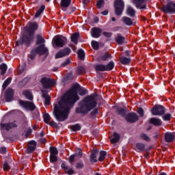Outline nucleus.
<instances>
[{
  "instance_id": "63",
  "label": "nucleus",
  "mask_w": 175,
  "mask_h": 175,
  "mask_svg": "<svg viewBox=\"0 0 175 175\" xmlns=\"http://www.w3.org/2000/svg\"><path fill=\"white\" fill-rule=\"evenodd\" d=\"M40 136H42V137H43V136H44V132L42 131L40 133Z\"/></svg>"
},
{
  "instance_id": "44",
  "label": "nucleus",
  "mask_w": 175,
  "mask_h": 175,
  "mask_svg": "<svg viewBox=\"0 0 175 175\" xmlns=\"http://www.w3.org/2000/svg\"><path fill=\"white\" fill-rule=\"evenodd\" d=\"M70 129L74 132H76L77 131H80L81 127L79 124H75L70 126Z\"/></svg>"
},
{
  "instance_id": "61",
  "label": "nucleus",
  "mask_w": 175,
  "mask_h": 175,
  "mask_svg": "<svg viewBox=\"0 0 175 175\" xmlns=\"http://www.w3.org/2000/svg\"><path fill=\"white\" fill-rule=\"evenodd\" d=\"M95 23H98L99 21V18L98 17L94 18Z\"/></svg>"
},
{
  "instance_id": "53",
  "label": "nucleus",
  "mask_w": 175,
  "mask_h": 175,
  "mask_svg": "<svg viewBox=\"0 0 175 175\" xmlns=\"http://www.w3.org/2000/svg\"><path fill=\"white\" fill-rule=\"evenodd\" d=\"M137 113L141 117L144 116V110L143 109V108H139L137 110Z\"/></svg>"
},
{
  "instance_id": "58",
  "label": "nucleus",
  "mask_w": 175,
  "mask_h": 175,
  "mask_svg": "<svg viewBox=\"0 0 175 175\" xmlns=\"http://www.w3.org/2000/svg\"><path fill=\"white\" fill-rule=\"evenodd\" d=\"M78 72H79V73H83V72H84V68L83 67H79L78 68Z\"/></svg>"
},
{
  "instance_id": "29",
  "label": "nucleus",
  "mask_w": 175,
  "mask_h": 175,
  "mask_svg": "<svg viewBox=\"0 0 175 175\" xmlns=\"http://www.w3.org/2000/svg\"><path fill=\"white\" fill-rule=\"evenodd\" d=\"M62 168L64 169V170L67 173V174H74L75 171H73L72 169H68V166H66V164L65 163H62Z\"/></svg>"
},
{
  "instance_id": "48",
  "label": "nucleus",
  "mask_w": 175,
  "mask_h": 175,
  "mask_svg": "<svg viewBox=\"0 0 175 175\" xmlns=\"http://www.w3.org/2000/svg\"><path fill=\"white\" fill-rule=\"evenodd\" d=\"M3 169L5 172H9V170H10V165H9L8 162L3 163Z\"/></svg>"
},
{
  "instance_id": "42",
  "label": "nucleus",
  "mask_w": 175,
  "mask_h": 175,
  "mask_svg": "<svg viewBox=\"0 0 175 175\" xmlns=\"http://www.w3.org/2000/svg\"><path fill=\"white\" fill-rule=\"evenodd\" d=\"M50 155H58V150L55 147L50 148Z\"/></svg>"
},
{
  "instance_id": "39",
  "label": "nucleus",
  "mask_w": 175,
  "mask_h": 175,
  "mask_svg": "<svg viewBox=\"0 0 175 175\" xmlns=\"http://www.w3.org/2000/svg\"><path fill=\"white\" fill-rule=\"evenodd\" d=\"M45 9V7L44 5H42L40 7V8L37 11V12L35 14V17L36 18H38L39 17V16H40L42 13H43V11Z\"/></svg>"
},
{
  "instance_id": "49",
  "label": "nucleus",
  "mask_w": 175,
  "mask_h": 175,
  "mask_svg": "<svg viewBox=\"0 0 175 175\" xmlns=\"http://www.w3.org/2000/svg\"><path fill=\"white\" fill-rule=\"evenodd\" d=\"M103 5H105L104 0H98L96 3V6H97L98 9H100L103 6Z\"/></svg>"
},
{
  "instance_id": "47",
  "label": "nucleus",
  "mask_w": 175,
  "mask_h": 175,
  "mask_svg": "<svg viewBox=\"0 0 175 175\" xmlns=\"http://www.w3.org/2000/svg\"><path fill=\"white\" fill-rule=\"evenodd\" d=\"M171 119H172V114H170V113L165 114L163 116V120L164 121H170Z\"/></svg>"
},
{
  "instance_id": "25",
  "label": "nucleus",
  "mask_w": 175,
  "mask_h": 175,
  "mask_svg": "<svg viewBox=\"0 0 175 175\" xmlns=\"http://www.w3.org/2000/svg\"><path fill=\"white\" fill-rule=\"evenodd\" d=\"M98 152H99V151L96 149L92 150L90 155V162H98V159H96V155H98Z\"/></svg>"
},
{
  "instance_id": "52",
  "label": "nucleus",
  "mask_w": 175,
  "mask_h": 175,
  "mask_svg": "<svg viewBox=\"0 0 175 175\" xmlns=\"http://www.w3.org/2000/svg\"><path fill=\"white\" fill-rule=\"evenodd\" d=\"M103 36H105V38H111V36H113V33L111 32H107V31H104L103 33Z\"/></svg>"
},
{
  "instance_id": "59",
  "label": "nucleus",
  "mask_w": 175,
  "mask_h": 175,
  "mask_svg": "<svg viewBox=\"0 0 175 175\" xmlns=\"http://www.w3.org/2000/svg\"><path fill=\"white\" fill-rule=\"evenodd\" d=\"M102 14H103V16H107V14H109V11L105 10L102 12Z\"/></svg>"
},
{
  "instance_id": "34",
  "label": "nucleus",
  "mask_w": 175,
  "mask_h": 175,
  "mask_svg": "<svg viewBox=\"0 0 175 175\" xmlns=\"http://www.w3.org/2000/svg\"><path fill=\"white\" fill-rule=\"evenodd\" d=\"M79 33H75L71 35V41L75 43V44H77V40H79Z\"/></svg>"
},
{
  "instance_id": "14",
  "label": "nucleus",
  "mask_w": 175,
  "mask_h": 175,
  "mask_svg": "<svg viewBox=\"0 0 175 175\" xmlns=\"http://www.w3.org/2000/svg\"><path fill=\"white\" fill-rule=\"evenodd\" d=\"M1 129H6L9 131L12 129V128H17V122H10L8 123L1 124Z\"/></svg>"
},
{
  "instance_id": "35",
  "label": "nucleus",
  "mask_w": 175,
  "mask_h": 175,
  "mask_svg": "<svg viewBox=\"0 0 175 175\" xmlns=\"http://www.w3.org/2000/svg\"><path fill=\"white\" fill-rule=\"evenodd\" d=\"M106 155H107V152H106V151H105V150L100 151L98 161L100 162H103V161H105V158H106Z\"/></svg>"
},
{
  "instance_id": "56",
  "label": "nucleus",
  "mask_w": 175,
  "mask_h": 175,
  "mask_svg": "<svg viewBox=\"0 0 175 175\" xmlns=\"http://www.w3.org/2000/svg\"><path fill=\"white\" fill-rule=\"evenodd\" d=\"M0 152L1 154H6V148H5V147L1 148Z\"/></svg>"
},
{
  "instance_id": "12",
  "label": "nucleus",
  "mask_w": 175,
  "mask_h": 175,
  "mask_svg": "<svg viewBox=\"0 0 175 175\" xmlns=\"http://www.w3.org/2000/svg\"><path fill=\"white\" fill-rule=\"evenodd\" d=\"M70 54V49L66 48L64 49L60 50L55 56V58H62L64 57H66V55H69Z\"/></svg>"
},
{
  "instance_id": "46",
  "label": "nucleus",
  "mask_w": 175,
  "mask_h": 175,
  "mask_svg": "<svg viewBox=\"0 0 175 175\" xmlns=\"http://www.w3.org/2000/svg\"><path fill=\"white\" fill-rule=\"evenodd\" d=\"M92 47L94 50H98L99 49V43L96 41H92Z\"/></svg>"
},
{
  "instance_id": "18",
  "label": "nucleus",
  "mask_w": 175,
  "mask_h": 175,
  "mask_svg": "<svg viewBox=\"0 0 175 175\" xmlns=\"http://www.w3.org/2000/svg\"><path fill=\"white\" fill-rule=\"evenodd\" d=\"M70 3H72V0H61L60 6L64 12H66L68 6H70Z\"/></svg>"
},
{
  "instance_id": "9",
  "label": "nucleus",
  "mask_w": 175,
  "mask_h": 175,
  "mask_svg": "<svg viewBox=\"0 0 175 175\" xmlns=\"http://www.w3.org/2000/svg\"><path fill=\"white\" fill-rule=\"evenodd\" d=\"M41 83L43 88L47 90L49 88H51V87H53V85H55V81L50 78L44 77L41 79Z\"/></svg>"
},
{
  "instance_id": "38",
  "label": "nucleus",
  "mask_w": 175,
  "mask_h": 175,
  "mask_svg": "<svg viewBox=\"0 0 175 175\" xmlns=\"http://www.w3.org/2000/svg\"><path fill=\"white\" fill-rule=\"evenodd\" d=\"M0 70L1 75H4L6 73V70H8V66L5 64H2L0 65Z\"/></svg>"
},
{
  "instance_id": "36",
  "label": "nucleus",
  "mask_w": 175,
  "mask_h": 175,
  "mask_svg": "<svg viewBox=\"0 0 175 175\" xmlns=\"http://www.w3.org/2000/svg\"><path fill=\"white\" fill-rule=\"evenodd\" d=\"M10 83H12V78L8 77L3 83V90H6V88L8 87V85H9V84H10Z\"/></svg>"
},
{
  "instance_id": "22",
  "label": "nucleus",
  "mask_w": 175,
  "mask_h": 175,
  "mask_svg": "<svg viewBox=\"0 0 175 175\" xmlns=\"http://www.w3.org/2000/svg\"><path fill=\"white\" fill-rule=\"evenodd\" d=\"M149 122L155 126H161L162 125V120L159 118H152L150 119Z\"/></svg>"
},
{
  "instance_id": "37",
  "label": "nucleus",
  "mask_w": 175,
  "mask_h": 175,
  "mask_svg": "<svg viewBox=\"0 0 175 175\" xmlns=\"http://www.w3.org/2000/svg\"><path fill=\"white\" fill-rule=\"evenodd\" d=\"M118 113H119V114H120V116H122V117H124V116H125L126 114V113H128V109L125 108V109H122V108H118L117 109Z\"/></svg>"
},
{
  "instance_id": "40",
  "label": "nucleus",
  "mask_w": 175,
  "mask_h": 175,
  "mask_svg": "<svg viewBox=\"0 0 175 175\" xmlns=\"http://www.w3.org/2000/svg\"><path fill=\"white\" fill-rule=\"evenodd\" d=\"M140 139H142V140H145V142H150V137H148V135L144 133H141Z\"/></svg>"
},
{
  "instance_id": "50",
  "label": "nucleus",
  "mask_w": 175,
  "mask_h": 175,
  "mask_svg": "<svg viewBox=\"0 0 175 175\" xmlns=\"http://www.w3.org/2000/svg\"><path fill=\"white\" fill-rule=\"evenodd\" d=\"M76 155L78 158H81L83 157V151L80 148L76 149Z\"/></svg>"
},
{
  "instance_id": "62",
  "label": "nucleus",
  "mask_w": 175,
  "mask_h": 175,
  "mask_svg": "<svg viewBox=\"0 0 175 175\" xmlns=\"http://www.w3.org/2000/svg\"><path fill=\"white\" fill-rule=\"evenodd\" d=\"M41 142L42 143H46V139H44V138L41 139Z\"/></svg>"
},
{
  "instance_id": "27",
  "label": "nucleus",
  "mask_w": 175,
  "mask_h": 175,
  "mask_svg": "<svg viewBox=\"0 0 175 175\" xmlns=\"http://www.w3.org/2000/svg\"><path fill=\"white\" fill-rule=\"evenodd\" d=\"M126 13L130 17H135V14L136 13V11L135 10V9H133V8L128 6Z\"/></svg>"
},
{
  "instance_id": "15",
  "label": "nucleus",
  "mask_w": 175,
  "mask_h": 175,
  "mask_svg": "<svg viewBox=\"0 0 175 175\" xmlns=\"http://www.w3.org/2000/svg\"><path fill=\"white\" fill-rule=\"evenodd\" d=\"M13 95H14V90L9 88L5 93V98L6 102H12L13 100Z\"/></svg>"
},
{
  "instance_id": "57",
  "label": "nucleus",
  "mask_w": 175,
  "mask_h": 175,
  "mask_svg": "<svg viewBox=\"0 0 175 175\" xmlns=\"http://www.w3.org/2000/svg\"><path fill=\"white\" fill-rule=\"evenodd\" d=\"M49 125H51V126H56L57 123H55V122H54V121H52L49 123Z\"/></svg>"
},
{
  "instance_id": "23",
  "label": "nucleus",
  "mask_w": 175,
  "mask_h": 175,
  "mask_svg": "<svg viewBox=\"0 0 175 175\" xmlns=\"http://www.w3.org/2000/svg\"><path fill=\"white\" fill-rule=\"evenodd\" d=\"M135 150L137 152H143V151H146V144L143 143L136 144Z\"/></svg>"
},
{
  "instance_id": "6",
  "label": "nucleus",
  "mask_w": 175,
  "mask_h": 175,
  "mask_svg": "<svg viewBox=\"0 0 175 175\" xmlns=\"http://www.w3.org/2000/svg\"><path fill=\"white\" fill-rule=\"evenodd\" d=\"M125 5L122 0H116L114 2L115 13L117 16H121Z\"/></svg>"
},
{
  "instance_id": "7",
  "label": "nucleus",
  "mask_w": 175,
  "mask_h": 175,
  "mask_svg": "<svg viewBox=\"0 0 175 175\" xmlns=\"http://www.w3.org/2000/svg\"><path fill=\"white\" fill-rule=\"evenodd\" d=\"M114 68V62H110L107 65L98 64L95 66L97 72H107L113 70Z\"/></svg>"
},
{
  "instance_id": "8",
  "label": "nucleus",
  "mask_w": 175,
  "mask_h": 175,
  "mask_svg": "<svg viewBox=\"0 0 175 175\" xmlns=\"http://www.w3.org/2000/svg\"><path fill=\"white\" fill-rule=\"evenodd\" d=\"M19 105L25 109V110H27L29 111H33L36 109V106L33 103L29 102V101H24V100H20Z\"/></svg>"
},
{
  "instance_id": "3",
  "label": "nucleus",
  "mask_w": 175,
  "mask_h": 175,
  "mask_svg": "<svg viewBox=\"0 0 175 175\" xmlns=\"http://www.w3.org/2000/svg\"><path fill=\"white\" fill-rule=\"evenodd\" d=\"M80 107L76 109V113L78 114H87L92 109L96 107V98L94 96H89L84 98Z\"/></svg>"
},
{
  "instance_id": "26",
  "label": "nucleus",
  "mask_w": 175,
  "mask_h": 175,
  "mask_svg": "<svg viewBox=\"0 0 175 175\" xmlns=\"http://www.w3.org/2000/svg\"><path fill=\"white\" fill-rule=\"evenodd\" d=\"M24 96H25L26 99H28L29 100H33V95H32V92L29 90H25L23 92Z\"/></svg>"
},
{
  "instance_id": "11",
  "label": "nucleus",
  "mask_w": 175,
  "mask_h": 175,
  "mask_svg": "<svg viewBox=\"0 0 175 175\" xmlns=\"http://www.w3.org/2000/svg\"><path fill=\"white\" fill-rule=\"evenodd\" d=\"M173 7V1L168 3L167 4L163 5L161 8V10L163 13H174Z\"/></svg>"
},
{
  "instance_id": "4",
  "label": "nucleus",
  "mask_w": 175,
  "mask_h": 175,
  "mask_svg": "<svg viewBox=\"0 0 175 175\" xmlns=\"http://www.w3.org/2000/svg\"><path fill=\"white\" fill-rule=\"evenodd\" d=\"M36 54H39V55H49V49L44 46V44H41L38 47L33 49L30 54L31 59L35 58Z\"/></svg>"
},
{
  "instance_id": "19",
  "label": "nucleus",
  "mask_w": 175,
  "mask_h": 175,
  "mask_svg": "<svg viewBox=\"0 0 175 175\" xmlns=\"http://www.w3.org/2000/svg\"><path fill=\"white\" fill-rule=\"evenodd\" d=\"M120 139H121V137L120 136V134L117 133H113V134L109 137V140L112 144L118 143L120 142Z\"/></svg>"
},
{
  "instance_id": "43",
  "label": "nucleus",
  "mask_w": 175,
  "mask_h": 175,
  "mask_svg": "<svg viewBox=\"0 0 175 175\" xmlns=\"http://www.w3.org/2000/svg\"><path fill=\"white\" fill-rule=\"evenodd\" d=\"M43 118H44V122L46 124H49V122H50L51 118H50V115L49 113L44 114Z\"/></svg>"
},
{
  "instance_id": "54",
  "label": "nucleus",
  "mask_w": 175,
  "mask_h": 175,
  "mask_svg": "<svg viewBox=\"0 0 175 175\" xmlns=\"http://www.w3.org/2000/svg\"><path fill=\"white\" fill-rule=\"evenodd\" d=\"M76 155L72 154L69 157V162H70V163H73V161H75V158Z\"/></svg>"
},
{
  "instance_id": "17",
  "label": "nucleus",
  "mask_w": 175,
  "mask_h": 175,
  "mask_svg": "<svg viewBox=\"0 0 175 175\" xmlns=\"http://www.w3.org/2000/svg\"><path fill=\"white\" fill-rule=\"evenodd\" d=\"M102 34V29L98 27H93L91 30V36L92 38H100Z\"/></svg>"
},
{
  "instance_id": "60",
  "label": "nucleus",
  "mask_w": 175,
  "mask_h": 175,
  "mask_svg": "<svg viewBox=\"0 0 175 175\" xmlns=\"http://www.w3.org/2000/svg\"><path fill=\"white\" fill-rule=\"evenodd\" d=\"M172 8H174V13H175V3L172 1Z\"/></svg>"
},
{
  "instance_id": "41",
  "label": "nucleus",
  "mask_w": 175,
  "mask_h": 175,
  "mask_svg": "<svg viewBox=\"0 0 175 175\" xmlns=\"http://www.w3.org/2000/svg\"><path fill=\"white\" fill-rule=\"evenodd\" d=\"M78 57L80 59H84V57H85V53H84V51H83V49H79L78 51Z\"/></svg>"
},
{
  "instance_id": "32",
  "label": "nucleus",
  "mask_w": 175,
  "mask_h": 175,
  "mask_svg": "<svg viewBox=\"0 0 175 175\" xmlns=\"http://www.w3.org/2000/svg\"><path fill=\"white\" fill-rule=\"evenodd\" d=\"M120 61L122 65H128V64H130L131 59L128 58L126 57L122 56L120 58Z\"/></svg>"
},
{
  "instance_id": "45",
  "label": "nucleus",
  "mask_w": 175,
  "mask_h": 175,
  "mask_svg": "<svg viewBox=\"0 0 175 175\" xmlns=\"http://www.w3.org/2000/svg\"><path fill=\"white\" fill-rule=\"evenodd\" d=\"M57 161H58L57 155L50 154V162L51 163H54V162H57Z\"/></svg>"
},
{
  "instance_id": "16",
  "label": "nucleus",
  "mask_w": 175,
  "mask_h": 175,
  "mask_svg": "<svg viewBox=\"0 0 175 175\" xmlns=\"http://www.w3.org/2000/svg\"><path fill=\"white\" fill-rule=\"evenodd\" d=\"M146 2L147 0H133V3H135L137 9H146Z\"/></svg>"
},
{
  "instance_id": "64",
  "label": "nucleus",
  "mask_w": 175,
  "mask_h": 175,
  "mask_svg": "<svg viewBox=\"0 0 175 175\" xmlns=\"http://www.w3.org/2000/svg\"><path fill=\"white\" fill-rule=\"evenodd\" d=\"M159 175H166V173L165 172H162L161 174H160Z\"/></svg>"
},
{
  "instance_id": "10",
  "label": "nucleus",
  "mask_w": 175,
  "mask_h": 175,
  "mask_svg": "<svg viewBox=\"0 0 175 175\" xmlns=\"http://www.w3.org/2000/svg\"><path fill=\"white\" fill-rule=\"evenodd\" d=\"M152 116H163L165 114V107L161 105H156L151 109Z\"/></svg>"
},
{
  "instance_id": "13",
  "label": "nucleus",
  "mask_w": 175,
  "mask_h": 175,
  "mask_svg": "<svg viewBox=\"0 0 175 175\" xmlns=\"http://www.w3.org/2000/svg\"><path fill=\"white\" fill-rule=\"evenodd\" d=\"M125 120L127 121V122H136L137 120H139V116H137V114L135 113H129L127 114V116L125 117Z\"/></svg>"
},
{
  "instance_id": "2",
  "label": "nucleus",
  "mask_w": 175,
  "mask_h": 175,
  "mask_svg": "<svg viewBox=\"0 0 175 175\" xmlns=\"http://www.w3.org/2000/svg\"><path fill=\"white\" fill-rule=\"evenodd\" d=\"M39 25L36 22L29 23L26 26V32L27 35H23L16 42V46H21V44H25L29 46L35 38V31L38 30Z\"/></svg>"
},
{
  "instance_id": "55",
  "label": "nucleus",
  "mask_w": 175,
  "mask_h": 175,
  "mask_svg": "<svg viewBox=\"0 0 175 175\" xmlns=\"http://www.w3.org/2000/svg\"><path fill=\"white\" fill-rule=\"evenodd\" d=\"M70 64V59H67L66 62L63 63V66H66V65H69Z\"/></svg>"
},
{
  "instance_id": "33",
  "label": "nucleus",
  "mask_w": 175,
  "mask_h": 175,
  "mask_svg": "<svg viewBox=\"0 0 175 175\" xmlns=\"http://www.w3.org/2000/svg\"><path fill=\"white\" fill-rule=\"evenodd\" d=\"M37 38V41H36V44H44L46 42V40H44V38H43V37L42 36V35L40 34H38L36 36Z\"/></svg>"
},
{
  "instance_id": "24",
  "label": "nucleus",
  "mask_w": 175,
  "mask_h": 175,
  "mask_svg": "<svg viewBox=\"0 0 175 175\" xmlns=\"http://www.w3.org/2000/svg\"><path fill=\"white\" fill-rule=\"evenodd\" d=\"M42 98H44V99H45L44 105L49 106V105H50V103H51L50 101L51 100V97L50 96V95H49V94H47L46 92H43Z\"/></svg>"
},
{
  "instance_id": "20",
  "label": "nucleus",
  "mask_w": 175,
  "mask_h": 175,
  "mask_svg": "<svg viewBox=\"0 0 175 175\" xmlns=\"http://www.w3.org/2000/svg\"><path fill=\"white\" fill-rule=\"evenodd\" d=\"M36 148V142L30 141L29 142V145L27 147V154H31V152H33Z\"/></svg>"
},
{
  "instance_id": "51",
  "label": "nucleus",
  "mask_w": 175,
  "mask_h": 175,
  "mask_svg": "<svg viewBox=\"0 0 175 175\" xmlns=\"http://www.w3.org/2000/svg\"><path fill=\"white\" fill-rule=\"evenodd\" d=\"M75 167L76 169H83V167H84V163L82 161L77 163Z\"/></svg>"
},
{
  "instance_id": "1",
  "label": "nucleus",
  "mask_w": 175,
  "mask_h": 175,
  "mask_svg": "<svg viewBox=\"0 0 175 175\" xmlns=\"http://www.w3.org/2000/svg\"><path fill=\"white\" fill-rule=\"evenodd\" d=\"M77 92L81 96L87 93L85 90L80 88L79 84H75L63 95L58 104L54 105L53 113L57 121L62 122L68 118L70 113V107L80 99Z\"/></svg>"
},
{
  "instance_id": "28",
  "label": "nucleus",
  "mask_w": 175,
  "mask_h": 175,
  "mask_svg": "<svg viewBox=\"0 0 175 175\" xmlns=\"http://www.w3.org/2000/svg\"><path fill=\"white\" fill-rule=\"evenodd\" d=\"M115 40L118 44H122L124 43V40H125V38L122 36L121 34H117Z\"/></svg>"
},
{
  "instance_id": "21",
  "label": "nucleus",
  "mask_w": 175,
  "mask_h": 175,
  "mask_svg": "<svg viewBox=\"0 0 175 175\" xmlns=\"http://www.w3.org/2000/svg\"><path fill=\"white\" fill-rule=\"evenodd\" d=\"M175 135L172 133H166L165 135V139L167 143H172L174 140Z\"/></svg>"
},
{
  "instance_id": "31",
  "label": "nucleus",
  "mask_w": 175,
  "mask_h": 175,
  "mask_svg": "<svg viewBox=\"0 0 175 175\" xmlns=\"http://www.w3.org/2000/svg\"><path fill=\"white\" fill-rule=\"evenodd\" d=\"M122 22L126 24V25H132L133 24V21H132V19L127 16H123Z\"/></svg>"
},
{
  "instance_id": "30",
  "label": "nucleus",
  "mask_w": 175,
  "mask_h": 175,
  "mask_svg": "<svg viewBox=\"0 0 175 175\" xmlns=\"http://www.w3.org/2000/svg\"><path fill=\"white\" fill-rule=\"evenodd\" d=\"M100 61H109V59H111V55L107 52L100 57Z\"/></svg>"
},
{
  "instance_id": "5",
  "label": "nucleus",
  "mask_w": 175,
  "mask_h": 175,
  "mask_svg": "<svg viewBox=\"0 0 175 175\" xmlns=\"http://www.w3.org/2000/svg\"><path fill=\"white\" fill-rule=\"evenodd\" d=\"M53 47H64L68 43V39L62 36H56L53 39Z\"/></svg>"
}]
</instances>
